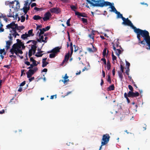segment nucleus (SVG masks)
<instances>
[{"mask_svg": "<svg viewBox=\"0 0 150 150\" xmlns=\"http://www.w3.org/2000/svg\"><path fill=\"white\" fill-rule=\"evenodd\" d=\"M134 32L137 34V38L139 41H140L141 36L144 38L149 48H147V49L150 50V36L149 32L146 30H142L136 27L134 30Z\"/></svg>", "mask_w": 150, "mask_h": 150, "instance_id": "nucleus-1", "label": "nucleus"}, {"mask_svg": "<svg viewBox=\"0 0 150 150\" xmlns=\"http://www.w3.org/2000/svg\"><path fill=\"white\" fill-rule=\"evenodd\" d=\"M113 3L112 4L111 3L108 1H105L104 0L102 4H101V6L100 7H103L104 6H110V8L111 9L110 11H112L115 13L117 11L115 7L113 6Z\"/></svg>", "mask_w": 150, "mask_h": 150, "instance_id": "nucleus-2", "label": "nucleus"}, {"mask_svg": "<svg viewBox=\"0 0 150 150\" xmlns=\"http://www.w3.org/2000/svg\"><path fill=\"white\" fill-rule=\"evenodd\" d=\"M110 137L108 134H103V136L101 147L107 144L109 141Z\"/></svg>", "mask_w": 150, "mask_h": 150, "instance_id": "nucleus-3", "label": "nucleus"}, {"mask_svg": "<svg viewBox=\"0 0 150 150\" xmlns=\"http://www.w3.org/2000/svg\"><path fill=\"white\" fill-rule=\"evenodd\" d=\"M124 18V19H123L122 20L123 21V22L122 23V24L125 25L130 26L134 30L136 27L134 26L131 21L128 18Z\"/></svg>", "mask_w": 150, "mask_h": 150, "instance_id": "nucleus-4", "label": "nucleus"}, {"mask_svg": "<svg viewBox=\"0 0 150 150\" xmlns=\"http://www.w3.org/2000/svg\"><path fill=\"white\" fill-rule=\"evenodd\" d=\"M51 16V13L49 12H47L45 14L44 16L42 18V19L44 21H47L50 19Z\"/></svg>", "mask_w": 150, "mask_h": 150, "instance_id": "nucleus-5", "label": "nucleus"}, {"mask_svg": "<svg viewBox=\"0 0 150 150\" xmlns=\"http://www.w3.org/2000/svg\"><path fill=\"white\" fill-rule=\"evenodd\" d=\"M61 48V47H55L51 51L47 52V53H53L56 54L57 52H59V50Z\"/></svg>", "mask_w": 150, "mask_h": 150, "instance_id": "nucleus-6", "label": "nucleus"}, {"mask_svg": "<svg viewBox=\"0 0 150 150\" xmlns=\"http://www.w3.org/2000/svg\"><path fill=\"white\" fill-rule=\"evenodd\" d=\"M50 11L52 13H56L57 14L60 11V9L57 7L53 8L50 9Z\"/></svg>", "mask_w": 150, "mask_h": 150, "instance_id": "nucleus-7", "label": "nucleus"}, {"mask_svg": "<svg viewBox=\"0 0 150 150\" xmlns=\"http://www.w3.org/2000/svg\"><path fill=\"white\" fill-rule=\"evenodd\" d=\"M34 73L33 72L32 69H30L28 71L26 72L27 77L28 78H30Z\"/></svg>", "mask_w": 150, "mask_h": 150, "instance_id": "nucleus-8", "label": "nucleus"}, {"mask_svg": "<svg viewBox=\"0 0 150 150\" xmlns=\"http://www.w3.org/2000/svg\"><path fill=\"white\" fill-rule=\"evenodd\" d=\"M112 43L113 44V48L114 50H116V47L117 48V47H120V48H121V46L119 45V42L117 41H116V42L115 43Z\"/></svg>", "mask_w": 150, "mask_h": 150, "instance_id": "nucleus-9", "label": "nucleus"}, {"mask_svg": "<svg viewBox=\"0 0 150 150\" xmlns=\"http://www.w3.org/2000/svg\"><path fill=\"white\" fill-rule=\"evenodd\" d=\"M16 24L15 22L13 21L10 24H8L6 26V27L8 29H10L13 28L16 26Z\"/></svg>", "mask_w": 150, "mask_h": 150, "instance_id": "nucleus-10", "label": "nucleus"}, {"mask_svg": "<svg viewBox=\"0 0 150 150\" xmlns=\"http://www.w3.org/2000/svg\"><path fill=\"white\" fill-rule=\"evenodd\" d=\"M115 52L116 55L117 56H119L120 54H121V52L123 51L122 47L121 48H116V50H115Z\"/></svg>", "mask_w": 150, "mask_h": 150, "instance_id": "nucleus-11", "label": "nucleus"}, {"mask_svg": "<svg viewBox=\"0 0 150 150\" xmlns=\"http://www.w3.org/2000/svg\"><path fill=\"white\" fill-rule=\"evenodd\" d=\"M17 45V43L14 44L13 45L12 48L10 50L11 53H12L13 51L16 50L18 49V48Z\"/></svg>", "mask_w": 150, "mask_h": 150, "instance_id": "nucleus-12", "label": "nucleus"}, {"mask_svg": "<svg viewBox=\"0 0 150 150\" xmlns=\"http://www.w3.org/2000/svg\"><path fill=\"white\" fill-rule=\"evenodd\" d=\"M75 14L76 15L78 16V17L79 16H82L84 17H87L86 16L85 13H82L78 11H76L75 12Z\"/></svg>", "mask_w": 150, "mask_h": 150, "instance_id": "nucleus-13", "label": "nucleus"}, {"mask_svg": "<svg viewBox=\"0 0 150 150\" xmlns=\"http://www.w3.org/2000/svg\"><path fill=\"white\" fill-rule=\"evenodd\" d=\"M30 4L29 3V4L28 5V6H24L23 8V11L24 13H25V14H26L28 11H29L30 9Z\"/></svg>", "mask_w": 150, "mask_h": 150, "instance_id": "nucleus-14", "label": "nucleus"}, {"mask_svg": "<svg viewBox=\"0 0 150 150\" xmlns=\"http://www.w3.org/2000/svg\"><path fill=\"white\" fill-rule=\"evenodd\" d=\"M69 57V52L68 53H67L65 56L63 60V62H67Z\"/></svg>", "mask_w": 150, "mask_h": 150, "instance_id": "nucleus-15", "label": "nucleus"}, {"mask_svg": "<svg viewBox=\"0 0 150 150\" xmlns=\"http://www.w3.org/2000/svg\"><path fill=\"white\" fill-rule=\"evenodd\" d=\"M117 15V18H121L122 20L123 19H124V17L122 15V14H121L120 13L117 11L115 13Z\"/></svg>", "mask_w": 150, "mask_h": 150, "instance_id": "nucleus-16", "label": "nucleus"}, {"mask_svg": "<svg viewBox=\"0 0 150 150\" xmlns=\"http://www.w3.org/2000/svg\"><path fill=\"white\" fill-rule=\"evenodd\" d=\"M12 43V41H8L6 42V50H8L10 48V46Z\"/></svg>", "mask_w": 150, "mask_h": 150, "instance_id": "nucleus-17", "label": "nucleus"}, {"mask_svg": "<svg viewBox=\"0 0 150 150\" xmlns=\"http://www.w3.org/2000/svg\"><path fill=\"white\" fill-rule=\"evenodd\" d=\"M68 78L69 76H67V74H66L65 76L63 77V78L64 79V80H62V81L64 83H65L66 82L68 81H69V79H68Z\"/></svg>", "mask_w": 150, "mask_h": 150, "instance_id": "nucleus-18", "label": "nucleus"}, {"mask_svg": "<svg viewBox=\"0 0 150 150\" xmlns=\"http://www.w3.org/2000/svg\"><path fill=\"white\" fill-rule=\"evenodd\" d=\"M42 17L38 15H35L33 17V19L35 20H38L41 19Z\"/></svg>", "mask_w": 150, "mask_h": 150, "instance_id": "nucleus-19", "label": "nucleus"}, {"mask_svg": "<svg viewBox=\"0 0 150 150\" xmlns=\"http://www.w3.org/2000/svg\"><path fill=\"white\" fill-rule=\"evenodd\" d=\"M33 30L31 29L28 30V37L33 36L34 34L33 33Z\"/></svg>", "mask_w": 150, "mask_h": 150, "instance_id": "nucleus-20", "label": "nucleus"}, {"mask_svg": "<svg viewBox=\"0 0 150 150\" xmlns=\"http://www.w3.org/2000/svg\"><path fill=\"white\" fill-rule=\"evenodd\" d=\"M115 89V87L113 84L110 85L107 88V90L108 91H110L111 90H113Z\"/></svg>", "mask_w": 150, "mask_h": 150, "instance_id": "nucleus-21", "label": "nucleus"}, {"mask_svg": "<svg viewBox=\"0 0 150 150\" xmlns=\"http://www.w3.org/2000/svg\"><path fill=\"white\" fill-rule=\"evenodd\" d=\"M122 72H120V71H118V76L120 79V80L121 81H122V79H123V76Z\"/></svg>", "mask_w": 150, "mask_h": 150, "instance_id": "nucleus-22", "label": "nucleus"}, {"mask_svg": "<svg viewBox=\"0 0 150 150\" xmlns=\"http://www.w3.org/2000/svg\"><path fill=\"white\" fill-rule=\"evenodd\" d=\"M16 27L17 28V30H20L21 29L22 30L25 28L24 26L23 25L18 26L17 24H16Z\"/></svg>", "mask_w": 150, "mask_h": 150, "instance_id": "nucleus-23", "label": "nucleus"}, {"mask_svg": "<svg viewBox=\"0 0 150 150\" xmlns=\"http://www.w3.org/2000/svg\"><path fill=\"white\" fill-rule=\"evenodd\" d=\"M39 30H40V32L39 34V36H40L41 35L44 34V32L46 31L45 29V28H42V29H39Z\"/></svg>", "mask_w": 150, "mask_h": 150, "instance_id": "nucleus-24", "label": "nucleus"}, {"mask_svg": "<svg viewBox=\"0 0 150 150\" xmlns=\"http://www.w3.org/2000/svg\"><path fill=\"white\" fill-rule=\"evenodd\" d=\"M139 95V94L138 92H133L132 98L138 96Z\"/></svg>", "mask_w": 150, "mask_h": 150, "instance_id": "nucleus-25", "label": "nucleus"}, {"mask_svg": "<svg viewBox=\"0 0 150 150\" xmlns=\"http://www.w3.org/2000/svg\"><path fill=\"white\" fill-rule=\"evenodd\" d=\"M11 53L12 54H13L14 53H15L16 55L17 56L20 57L21 59H22L23 58V56L20 57V56L18 54V52H17V50L13 51L12 53Z\"/></svg>", "mask_w": 150, "mask_h": 150, "instance_id": "nucleus-26", "label": "nucleus"}, {"mask_svg": "<svg viewBox=\"0 0 150 150\" xmlns=\"http://www.w3.org/2000/svg\"><path fill=\"white\" fill-rule=\"evenodd\" d=\"M124 97L125 98L127 101V103H130V101L129 99V98H128V96H127V94L126 93H125L124 94Z\"/></svg>", "mask_w": 150, "mask_h": 150, "instance_id": "nucleus-27", "label": "nucleus"}, {"mask_svg": "<svg viewBox=\"0 0 150 150\" xmlns=\"http://www.w3.org/2000/svg\"><path fill=\"white\" fill-rule=\"evenodd\" d=\"M86 1L88 3V4L91 5L92 6H96L98 5L97 4H94L93 2L90 1L89 0H86Z\"/></svg>", "mask_w": 150, "mask_h": 150, "instance_id": "nucleus-28", "label": "nucleus"}, {"mask_svg": "<svg viewBox=\"0 0 150 150\" xmlns=\"http://www.w3.org/2000/svg\"><path fill=\"white\" fill-rule=\"evenodd\" d=\"M11 9H10L9 11V14L7 15V16L9 17H13V18H14V16L13 15H12V13H11Z\"/></svg>", "mask_w": 150, "mask_h": 150, "instance_id": "nucleus-29", "label": "nucleus"}, {"mask_svg": "<svg viewBox=\"0 0 150 150\" xmlns=\"http://www.w3.org/2000/svg\"><path fill=\"white\" fill-rule=\"evenodd\" d=\"M133 91H129L127 94V96L129 97H132Z\"/></svg>", "mask_w": 150, "mask_h": 150, "instance_id": "nucleus-30", "label": "nucleus"}, {"mask_svg": "<svg viewBox=\"0 0 150 150\" xmlns=\"http://www.w3.org/2000/svg\"><path fill=\"white\" fill-rule=\"evenodd\" d=\"M48 64L49 62H42V67H44Z\"/></svg>", "mask_w": 150, "mask_h": 150, "instance_id": "nucleus-31", "label": "nucleus"}, {"mask_svg": "<svg viewBox=\"0 0 150 150\" xmlns=\"http://www.w3.org/2000/svg\"><path fill=\"white\" fill-rule=\"evenodd\" d=\"M15 1H16V8L17 9H19L20 7V4L18 2V1H16V0H15Z\"/></svg>", "mask_w": 150, "mask_h": 150, "instance_id": "nucleus-32", "label": "nucleus"}, {"mask_svg": "<svg viewBox=\"0 0 150 150\" xmlns=\"http://www.w3.org/2000/svg\"><path fill=\"white\" fill-rule=\"evenodd\" d=\"M70 7L72 10L75 11V12H76V11H75V10L77 9V8L75 6L73 5H72L70 6Z\"/></svg>", "mask_w": 150, "mask_h": 150, "instance_id": "nucleus-33", "label": "nucleus"}, {"mask_svg": "<svg viewBox=\"0 0 150 150\" xmlns=\"http://www.w3.org/2000/svg\"><path fill=\"white\" fill-rule=\"evenodd\" d=\"M40 37V40H41V41L42 42H44L45 43H46L47 42V40H44L43 39H44V37H43V35H40V36H39Z\"/></svg>", "mask_w": 150, "mask_h": 150, "instance_id": "nucleus-34", "label": "nucleus"}, {"mask_svg": "<svg viewBox=\"0 0 150 150\" xmlns=\"http://www.w3.org/2000/svg\"><path fill=\"white\" fill-rule=\"evenodd\" d=\"M112 60L113 61H114L115 60H116L117 57L114 55L113 54V52H112Z\"/></svg>", "mask_w": 150, "mask_h": 150, "instance_id": "nucleus-35", "label": "nucleus"}, {"mask_svg": "<svg viewBox=\"0 0 150 150\" xmlns=\"http://www.w3.org/2000/svg\"><path fill=\"white\" fill-rule=\"evenodd\" d=\"M55 56L56 54L54 53H52L50 54L49 57L50 58H53L55 57Z\"/></svg>", "mask_w": 150, "mask_h": 150, "instance_id": "nucleus-36", "label": "nucleus"}, {"mask_svg": "<svg viewBox=\"0 0 150 150\" xmlns=\"http://www.w3.org/2000/svg\"><path fill=\"white\" fill-rule=\"evenodd\" d=\"M93 35H94L93 33H92L91 34H90L88 35V37L91 38L93 40H94V37L93 36Z\"/></svg>", "mask_w": 150, "mask_h": 150, "instance_id": "nucleus-37", "label": "nucleus"}, {"mask_svg": "<svg viewBox=\"0 0 150 150\" xmlns=\"http://www.w3.org/2000/svg\"><path fill=\"white\" fill-rule=\"evenodd\" d=\"M21 22H24L25 21V16H21Z\"/></svg>", "mask_w": 150, "mask_h": 150, "instance_id": "nucleus-38", "label": "nucleus"}, {"mask_svg": "<svg viewBox=\"0 0 150 150\" xmlns=\"http://www.w3.org/2000/svg\"><path fill=\"white\" fill-rule=\"evenodd\" d=\"M82 21L83 23H86L88 22L87 19L86 18H81Z\"/></svg>", "mask_w": 150, "mask_h": 150, "instance_id": "nucleus-39", "label": "nucleus"}, {"mask_svg": "<svg viewBox=\"0 0 150 150\" xmlns=\"http://www.w3.org/2000/svg\"><path fill=\"white\" fill-rule=\"evenodd\" d=\"M107 81H108V82H109L110 83H111V79L110 76V75H108V78H107Z\"/></svg>", "mask_w": 150, "mask_h": 150, "instance_id": "nucleus-40", "label": "nucleus"}, {"mask_svg": "<svg viewBox=\"0 0 150 150\" xmlns=\"http://www.w3.org/2000/svg\"><path fill=\"white\" fill-rule=\"evenodd\" d=\"M71 18H70L67 21V24L68 26H70V21Z\"/></svg>", "mask_w": 150, "mask_h": 150, "instance_id": "nucleus-41", "label": "nucleus"}, {"mask_svg": "<svg viewBox=\"0 0 150 150\" xmlns=\"http://www.w3.org/2000/svg\"><path fill=\"white\" fill-rule=\"evenodd\" d=\"M129 89L130 90V91H133L134 89L133 87L130 85H128Z\"/></svg>", "mask_w": 150, "mask_h": 150, "instance_id": "nucleus-42", "label": "nucleus"}, {"mask_svg": "<svg viewBox=\"0 0 150 150\" xmlns=\"http://www.w3.org/2000/svg\"><path fill=\"white\" fill-rule=\"evenodd\" d=\"M73 46L74 48V52H76L78 50V49L79 48V47H77L76 46V45H74Z\"/></svg>", "mask_w": 150, "mask_h": 150, "instance_id": "nucleus-43", "label": "nucleus"}, {"mask_svg": "<svg viewBox=\"0 0 150 150\" xmlns=\"http://www.w3.org/2000/svg\"><path fill=\"white\" fill-rule=\"evenodd\" d=\"M9 35L8 36V38L10 39V41H11L13 40V37L12 36V34L11 33H10L9 34Z\"/></svg>", "mask_w": 150, "mask_h": 150, "instance_id": "nucleus-44", "label": "nucleus"}, {"mask_svg": "<svg viewBox=\"0 0 150 150\" xmlns=\"http://www.w3.org/2000/svg\"><path fill=\"white\" fill-rule=\"evenodd\" d=\"M34 9L35 10L38 11H41L42 10V8H39L37 7H35L34 8Z\"/></svg>", "mask_w": 150, "mask_h": 150, "instance_id": "nucleus-45", "label": "nucleus"}, {"mask_svg": "<svg viewBox=\"0 0 150 150\" xmlns=\"http://www.w3.org/2000/svg\"><path fill=\"white\" fill-rule=\"evenodd\" d=\"M87 50L90 52H93V50L90 47H87Z\"/></svg>", "mask_w": 150, "mask_h": 150, "instance_id": "nucleus-46", "label": "nucleus"}, {"mask_svg": "<svg viewBox=\"0 0 150 150\" xmlns=\"http://www.w3.org/2000/svg\"><path fill=\"white\" fill-rule=\"evenodd\" d=\"M37 48V47L35 45H32L31 46V49L32 50H33L35 49H36Z\"/></svg>", "mask_w": 150, "mask_h": 150, "instance_id": "nucleus-47", "label": "nucleus"}, {"mask_svg": "<svg viewBox=\"0 0 150 150\" xmlns=\"http://www.w3.org/2000/svg\"><path fill=\"white\" fill-rule=\"evenodd\" d=\"M106 49L105 48L103 50V56H105L106 54Z\"/></svg>", "mask_w": 150, "mask_h": 150, "instance_id": "nucleus-48", "label": "nucleus"}, {"mask_svg": "<svg viewBox=\"0 0 150 150\" xmlns=\"http://www.w3.org/2000/svg\"><path fill=\"white\" fill-rule=\"evenodd\" d=\"M38 54H35V55L37 57H42L43 54H40V53H37Z\"/></svg>", "mask_w": 150, "mask_h": 150, "instance_id": "nucleus-49", "label": "nucleus"}, {"mask_svg": "<svg viewBox=\"0 0 150 150\" xmlns=\"http://www.w3.org/2000/svg\"><path fill=\"white\" fill-rule=\"evenodd\" d=\"M28 37H26V36L25 35L23 34L21 36V38L23 40H25L26 39H27Z\"/></svg>", "mask_w": 150, "mask_h": 150, "instance_id": "nucleus-50", "label": "nucleus"}, {"mask_svg": "<svg viewBox=\"0 0 150 150\" xmlns=\"http://www.w3.org/2000/svg\"><path fill=\"white\" fill-rule=\"evenodd\" d=\"M101 60L103 61V62L104 64L105 65L106 64V59L105 58H103L101 59Z\"/></svg>", "mask_w": 150, "mask_h": 150, "instance_id": "nucleus-51", "label": "nucleus"}, {"mask_svg": "<svg viewBox=\"0 0 150 150\" xmlns=\"http://www.w3.org/2000/svg\"><path fill=\"white\" fill-rule=\"evenodd\" d=\"M36 61L35 60L33 62V65H34V66L36 67L38 65V64H36Z\"/></svg>", "mask_w": 150, "mask_h": 150, "instance_id": "nucleus-52", "label": "nucleus"}, {"mask_svg": "<svg viewBox=\"0 0 150 150\" xmlns=\"http://www.w3.org/2000/svg\"><path fill=\"white\" fill-rule=\"evenodd\" d=\"M120 69H121V72H122V73H123L124 67L121 64L120 65Z\"/></svg>", "mask_w": 150, "mask_h": 150, "instance_id": "nucleus-53", "label": "nucleus"}, {"mask_svg": "<svg viewBox=\"0 0 150 150\" xmlns=\"http://www.w3.org/2000/svg\"><path fill=\"white\" fill-rule=\"evenodd\" d=\"M92 46L93 47V49H92V50H93V52H96L97 51V49L94 47L93 46V45H92Z\"/></svg>", "mask_w": 150, "mask_h": 150, "instance_id": "nucleus-54", "label": "nucleus"}, {"mask_svg": "<svg viewBox=\"0 0 150 150\" xmlns=\"http://www.w3.org/2000/svg\"><path fill=\"white\" fill-rule=\"evenodd\" d=\"M70 49L71 50V56L73 52V47H70Z\"/></svg>", "mask_w": 150, "mask_h": 150, "instance_id": "nucleus-55", "label": "nucleus"}, {"mask_svg": "<svg viewBox=\"0 0 150 150\" xmlns=\"http://www.w3.org/2000/svg\"><path fill=\"white\" fill-rule=\"evenodd\" d=\"M18 52V53H19L20 54H22L23 53V51L20 49H18L17 50H16Z\"/></svg>", "mask_w": 150, "mask_h": 150, "instance_id": "nucleus-56", "label": "nucleus"}, {"mask_svg": "<svg viewBox=\"0 0 150 150\" xmlns=\"http://www.w3.org/2000/svg\"><path fill=\"white\" fill-rule=\"evenodd\" d=\"M16 27L15 26L14 27L12 28V31L14 32L16 31V30H17V28H16Z\"/></svg>", "mask_w": 150, "mask_h": 150, "instance_id": "nucleus-57", "label": "nucleus"}, {"mask_svg": "<svg viewBox=\"0 0 150 150\" xmlns=\"http://www.w3.org/2000/svg\"><path fill=\"white\" fill-rule=\"evenodd\" d=\"M25 3L24 4V6H27L28 5V1L27 0V1H25Z\"/></svg>", "mask_w": 150, "mask_h": 150, "instance_id": "nucleus-58", "label": "nucleus"}, {"mask_svg": "<svg viewBox=\"0 0 150 150\" xmlns=\"http://www.w3.org/2000/svg\"><path fill=\"white\" fill-rule=\"evenodd\" d=\"M33 72L34 73L36 72L38 70V68L37 67H35L33 69Z\"/></svg>", "mask_w": 150, "mask_h": 150, "instance_id": "nucleus-59", "label": "nucleus"}, {"mask_svg": "<svg viewBox=\"0 0 150 150\" xmlns=\"http://www.w3.org/2000/svg\"><path fill=\"white\" fill-rule=\"evenodd\" d=\"M75 30L73 28H70V31L71 32L74 33L75 32Z\"/></svg>", "mask_w": 150, "mask_h": 150, "instance_id": "nucleus-60", "label": "nucleus"}, {"mask_svg": "<svg viewBox=\"0 0 150 150\" xmlns=\"http://www.w3.org/2000/svg\"><path fill=\"white\" fill-rule=\"evenodd\" d=\"M30 66L28 68V69H31L33 68V67H34V65H33L32 64H30Z\"/></svg>", "mask_w": 150, "mask_h": 150, "instance_id": "nucleus-61", "label": "nucleus"}, {"mask_svg": "<svg viewBox=\"0 0 150 150\" xmlns=\"http://www.w3.org/2000/svg\"><path fill=\"white\" fill-rule=\"evenodd\" d=\"M111 68V65L110 64H107V68L108 70H109Z\"/></svg>", "mask_w": 150, "mask_h": 150, "instance_id": "nucleus-62", "label": "nucleus"}, {"mask_svg": "<svg viewBox=\"0 0 150 150\" xmlns=\"http://www.w3.org/2000/svg\"><path fill=\"white\" fill-rule=\"evenodd\" d=\"M44 28H45V31H47L50 28V26H48Z\"/></svg>", "mask_w": 150, "mask_h": 150, "instance_id": "nucleus-63", "label": "nucleus"}, {"mask_svg": "<svg viewBox=\"0 0 150 150\" xmlns=\"http://www.w3.org/2000/svg\"><path fill=\"white\" fill-rule=\"evenodd\" d=\"M129 68H127V69L126 70V73L127 75H129Z\"/></svg>", "mask_w": 150, "mask_h": 150, "instance_id": "nucleus-64", "label": "nucleus"}]
</instances>
